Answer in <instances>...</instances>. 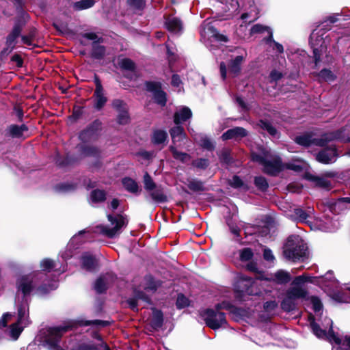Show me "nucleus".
<instances>
[{
	"label": "nucleus",
	"instance_id": "1",
	"mask_svg": "<svg viewBox=\"0 0 350 350\" xmlns=\"http://www.w3.org/2000/svg\"><path fill=\"white\" fill-rule=\"evenodd\" d=\"M36 279L34 275H24L17 280L15 302L18 319L8 329V334L14 340H17L23 329L30 324L28 296L36 286Z\"/></svg>",
	"mask_w": 350,
	"mask_h": 350
},
{
	"label": "nucleus",
	"instance_id": "2",
	"mask_svg": "<svg viewBox=\"0 0 350 350\" xmlns=\"http://www.w3.org/2000/svg\"><path fill=\"white\" fill-rule=\"evenodd\" d=\"M252 160L262 165L263 171L271 175H275L285 167L295 172H301L306 167V163L300 159H293L290 162L282 164L279 157L273 155L269 150H262L260 152H253Z\"/></svg>",
	"mask_w": 350,
	"mask_h": 350
},
{
	"label": "nucleus",
	"instance_id": "3",
	"mask_svg": "<svg viewBox=\"0 0 350 350\" xmlns=\"http://www.w3.org/2000/svg\"><path fill=\"white\" fill-rule=\"evenodd\" d=\"M308 319L313 334L319 338L328 340L332 345V350H350V336H337L333 332L331 319L325 317L321 325L316 322L312 314L309 315Z\"/></svg>",
	"mask_w": 350,
	"mask_h": 350
},
{
	"label": "nucleus",
	"instance_id": "4",
	"mask_svg": "<svg viewBox=\"0 0 350 350\" xmlns=\"http://www.w3.org/2000/svg\"><path fill=\"white\" fill-rule=\"evenodd\" d=\"M77 324L74 321H69L63 325L43 328L40 330L36 340L49 350H62L59 345L61 337L64 333L75 327Z\"/></svg>",
	"mask_w": 350,
	"mask_h": 350
},
{
	"label": "nucleus",
	"instance_id": "5",
	"mask_svg": "<svg viewBox=\"0 0 350 350\" xmlns=\"http://www.w3.org/2000/svg\"><path fill=\"white\" fill-rule=\"evenodd\" d=\"M307 246L299 236L288 237L284 247L283 254L284 257L293 261L302 260L306 256Z\"/></svg>",
	"mask_w": 350,
	"mask_h": 350
},
{
	"label": "nucleus",
	"instance_id": "6",
	"mask_svg": "<svg viewBox=\"0 0 350 350\" xmlns=\"http://www.w3.org/2000/svg\"><path fill=\"white\" fill-rule=\"evenodd\" d=\"M227 308L228 304L223 302L216 305V310L213 309H206L202 310L200 314L205 321L206 325L210 328L215 330L220 327H225L227 324L224 313L219 311L221 309Z\"/></svg>",
	"mask_w": 350,
	"mask_h": 350
},
{
	"label": "nucleus",
	"instance_id": "7",
	"mask_svg": "<svg viewBox=\"0 0 350 350\" xmlns=\"http://www.w3.org/2000/svg\"><path fill=\"white\" fill-rule=\"evenodd\" d=\"M325 286L329 288V295L334 300L338 302H350V287L347 288L346 291L338 288V282L333 276V272L329 271L323 277Z\"/></svg>",
	"mask_w": 350,
	"mask_h": 350
},
{
	"label": "nucleus",
	"instance_id": "8",
	"mask_svg": "<svg viewBox=\"0 0 350 350\" xmlns=\"http://www.w3.org/2000/svg\"><path fill=\"white\" fill-rule=\"evenodd\" d=\"M107 218L113 227L100 226L96 227V232L105 235L109 238H113L120 234V229L124 227L126 224V219L121 215H111L109 214Z\"/></svg>",
	"mask_w": 350,
	"mask_h": 350
},
{
	"label": "nucleus",
	"instance_id": "9",
	"mask_svg": "<svg viewBox=\"0 0 350 350\" xmlns=\"http://www.w3.org/2000/svg\"><path fill=\"white\" fill-rule=\"evenodd\" d=\"M325 31L323 29H315L310 37V44L313 49L315 63L320 60V57L327 49V37L324 38Z\"/></svg>",
	"mask_w": 350,
	"mask_h": 350
},
{
	"label": "nucleus",
	"instance_id": "10",
	"mask_svg": "<svg viewBox=\"0 0 350 350\" xmlns=\"http://www.w3.org/2000/svg\"><path fill=\"white\" fill-rule=\"evenodd\" d=\"M262 281L261 280H253L243 275H240L238 280L239 286L242 287L241 291L247 295H257L261 293V291L258 287L262 285Z\"/></svg>",
	"mask_w": 350,
	"mask_h": 350
},
{
	"label": "nucleus",
	"instance_id": "11",
	"mask_svg": "<svg viewBox=\"0 0 350 350\" xmlns=\"http://www.w3.org/2000/svg\"><path fill=\"white\" fill-rule=\"evenodd\" d=\"M211 23L212 22L209 19L204 21L200 29L201 36L204 39L211 41L227 42V38L222 34H219Z\"/></svg>",
	"mask_w": 350,
	"mask_h": 350
},
{
	"label": "nucleus",
	"instance_id": "12",
	"mask_svg": "<svg viewBox=\"0 0 350 350\" xmlns=\"http://www.w3.org/2000/svg\"><path fill=\"white\" fill-rule=\"evenodd\" d=\"M146 89L151 92L157 103L164 106L166 103V94L161 90V85L159 82L149 81L146 83Z\"/></svg>",
	"mask_w": 350,
	"mask_h": 350
},
{
	"label": "nucleus",
	"instance_id": "13",
	"mask_svg": "<svg viewBox=\"0 0 350 350\" xmlns=\"http://www.w3.org/2000/svg\"><path fill=\"white\" fill-rule=\"evenodd\" d=\"M338 154L335 146H329L318 153L317 160L324 164L333 163L336 161Z\"/></svg>",
	"mask_w": 350,
	"mask_h": 350
},
{
	"label": "nucleus",
	"instance_id": "14",
	"mask_svg": "<svg viewBox=\"0 0 350 350\" xmlns=\"http://www.w3.org/2000/svg\"><path fill=\"white\" fill-rule=\"evenodd\" d=\"M295 142L304 146H310L311 145L323 146L325 144V142L323 139L315 138L314 135L310 133H306L296 137Z\"/></svg>",
	"mask_w": 350,
	"mask_h": 350
},
{
	"label": "nucleus",
	"instance_id": "15",
	"mask_svg": "<svg viewBox=\"0 0 350 350\" xmlns=\"http://www.w3.org/2000/svg\"><path fill=\"white\" fill-rule=\"evenodd\" d=\"M134 293L135 297L128 300L129 307L133 310H138V306L139 301H143L145 302L146 304H148L150 302V298L148 295H147L146 293H143L141 291V287L135 288L134 289Z\"/></svg>",
	"mask_w": 350,
	"mask_h": 350
},
{
	"label": "nucleus",
	"instance_id": "16",
	"mask_svg": "<svg viewBox=\"0 0 350 350\" xmlns=\"http://www.w3.org/2000/svg\"><path fill=\"white\" fill-rule=\"evenodd\" d=\"M116 280V277L112 273H107L98 278L94 284V289L97 293L104 292L107 286Z\"/></svg>",
	"mask_w": 350,
	"mask_h": 350
},
{
	"label": "nucleus",
	"instance_id": "17",
	"mask_svg": "<svg viewBox=\"0 0 350 350\" xmlns=\"http://www.w3.org/2000/svg\"><path fill=\"white\" fill-rule=\"evenodd\" d=\"M113 107L118 112V122L120 124H126L129 121L127 107L122 100H115L112 103Z\"/></svg>",
	"mask_w": 350,
	"mask_h": 350
},
{
	"label": "nucleus",
	"instance_id": "18",
	"mask_svg": "<svg viewBox=\"0 0 350 350\" xmlns=\"http://www.w3.org/2000/svg\"><path fill=\"white\" fill-rule=\"evenodd\" d=\"M246 54L239 55L235 57H232L228 64V70L230 75L235 77L239 75L241 71V64L245 59Z\"/></svg>",
	"mask_w": 350,
	"mask_h": 350
},
{
	"label": "nucleus",
	"instance_id": "19",
	"mask_svg": "<svg viewBox=\"0 0 350 350\" xmlns=\"http://www.w3.org/2000/svg\"><path fill=\"white\" fill-rule=\"evenodd\" d=\"M192 116L191 109L185 106L177 109L174 113V120L176 124H179L190 119Z\"/></svg>",
	"mask_w": 350,
	"mask_h": 350
},
{
	"label": "nucleus",
	"instance_id": "20",
	"mask_svg": "<svg viewBox=\"0 0 350 350\" xmlns=\"http://www.w3.org/2000/svg\"><path fill=\"white\" fill-rule=\"evenodd\" d=\"M165 24L167 29L175 34L182 32L183 29L182 22L175 16L167 17Z\"/></svg>",
	"mask_w": 350,
	"mask_h": 350
},
{
	"label": "nucleus",
	"instance_id": "21",
	"mask_svg": "<svg viewBox=\"0 0 350 350\" xmlns=\"http://www.w3.org/2000/svg\"><path fill=\"white\" fill-rule=\"evenodd\" d=\"M40 267L43 271H51L54 270L58 274L62 273L66 271L65 265L58 267V263L49 258H44L40 262Z\"/></svg>",
	"mask_w": 350,
	"mask_h": 350
},
{
	"label": "nucleus",
	"instance_id": "22",
	"mask_svg": "<svg viewBox=\"0 0 350 350\" xmlns=\"http://www.w3.org/2000/svg\"><path fill=\"white\" fill-rule=\"evenodd\" d=\"M247 134V132L245 129L242 127H235L228 130L222 135L221 137L224 140L230 139H239L246 136Z\"/></svg>",
	"mask_w": 350,
	"mask_h": 350
},
{
	"label": "nucleus",
	"instance_id": "23",
	"mask_svg": "<svg viewBox=\"0 0 350 350\" xmlns=\"http://www.w3.org/2000/svg\"><path fill=\"white\" fill-rule=\"evenodd\" d=\"M294 213L297 220L304 223H308V219L313 217L314 209L310 207H308L306 211L301 208H296Z\"/></svg>",
	"mask_w": 350,
	"mask_h": 350
},
{
	"label": "nucleus",
	"instance_id": "24",
	"mask_svg": "<svg viewBox=\"0 0 350 350\" xmlns=\"http://www.w3.org/2000/svg\"><path fill=\"white\" fill-rule=\"evenodd\" d=\"M96 90L94 96L96 98V107L98 109L101 108L107 101V99L103 94V87L100 82L96 79Z\"/></svg>",
	"mask_w": 350,
	"mask_h": 350
},
{
	"label": "nucleus",
	"instance_id": "25",
	"mask_svg": "<svg viewBox=\"0 0 350 350\" xmlns=\"http://www.w3.org/2000/svg\"><path fill=\"white\" fill-rule=\"evenodd\" d=\"M307 295V291L302 286H293L286 292V295L295 301L299 299L304 298Z\"/></svg>",
	"mask_w": 350,
	"mask_h": 350
},
{
	"label": "nucleus",
	"instance_id": "26",
	"mask_svg": "<svg viewBox=\"0 0 350 350\" xmlns=\"http://www.w3.org/2000/svg\"><path fill=\"white\" fill-rule=\"evenodd\" d=\"M305 178L306 179L313 182L315 185L321 188L328 189L331 186L330 182L323 177L316 176L310 174H306Z\"/></svg>",
	"mask_w": 350,
	"mask_h": 350
},
{
	"label": "nucleus",
	"instance_id": "27",
	"mask_svg": "<svg viewBox=\"0 0 350 350\" xmlns=\"http://www.w3.org/2000/svg\"><path fill=\"white\" fill-rule=\"evenodd\" d=\"M21 33V28L19 26H15L7 38L6 44L7 49L11 51L15 46L16 39L19 37Z\"/></svg>",
	"mask_w": 350,
	"mask_h": 350
},
{
	"label": "nucleus",
	"instance_id": "28",
	"mask_svg": "<svg viewBox=\"0 0 350 350\" xmlns=\"http://www.w3.org/2000/svg\"><path fill=\"white\" fill-rule=\"evenodd\" d=\"M291 278V275L288 272L281 269L276 271L270 280H272L277 284H282L288 282Z\"/></svg>",
	"mask_w": 350,
	"mask_h": 350
},
{
	"label": "nucleus",
	"instance_id": "29",
	"mask_svg": "<svg viewBox=\"0 0 350 350\" xmlns=\"http://www.w3.org/2000/svg\"><path fill=\"white\" fill-rule=\"evenodd\" d=\"M82 267L87 271H93L97 265L96 259L90 254H85L82 256Z\"/></svg>",
	"mask_w": 350,
	"mask_h": 350
},
{
	"label": "nucleus",
	"instance_id": "30",
	"mask_svg": "<svg viewBox=\"0 0 350 350\" xmlns=\"http://www.w3.org/2000/svg\"><path fill=\"white\" fill-rule=\"evenodd\" d=\"M170 135L174 144L180 142L185 138L183 127L178 124L170 130Z\"/></svg>",
	"mask_w": 350,
	"mask_h": 350
},
{
	"label": "nucleus",
	"instance_id": "31",
	"mask_svg": "<svg viewBox=\"0 0 350 350\" xmlns=\"http://www.w3.org/2000/svg\"><path fill=\"white\" fill-rule=\"evenodd\" d=\"M158 286V282H155L151 276H146L142 282V288L146 292L153 293L157 290Z\"/></svg>",
	"mask_w": 350,
	"mask_h": 350
},
{
	"label": "nucleus",
	"instance_id": "32",
	"mask_svg": "<svg viewBox=\"0 0 350 350\" xmlns=\"http://www.w3.org/2000/svg\"><path fill=\"white\" fill-rule=\"evenodd\" d=\"M163 321V313L160 310L154 309L150 321L151 326L157 329L162 326Z\"/></svg>",
	"mask_w": 350,
	"mask_h": 350
},
{
	"label": "nucleus",
	"instance_id": "33",
	"mask_svg": "<svg viewBox=\"0 0 350 350\" xmlns=\"http://www.w3.org/2000/svg\"><path fill=\"white\" fill-rule=\"evenodd\" d=\"M149 193L151 198L155 202H164L167 201V197L161 187H156V189L149 192Z\"/></svg>",
	"mask_w": 350,
	"mask_h": 350
},
{
	"label": "nucleus",
	"instance_id": "34",
	"mask_svg": "<svg viewBox=\"0 0 350 350\" xmlns=\"http://www.w3.org/2000/svg\"><path fill=\"white\" fill-rule=\"evenodd\" d=\"M265 40L270 45L273 51H275L279 53H282L284 52L283 46L273 40L272 31L269 30V37L265 38Z\"/></svg>",
	"mask_w": 350,
	"mask_h": 350
},
{
	"label": "nucleus",
	"instance_id": "35",
	"mask_svg": "<svg viewBox=\"0 0 350 350\" xmlns=\"http://www.w3.org/2000/svg\"><path fill=\"white\" fill-rule=\"evenodd\" d=\"M124 187L129 192L137 193L139 190L137 183L131 178H124L122 179Z\"/></svg>",
	"mask_w": 350,
	"mask_h": 350
},
{
	"label": "nucleus",
	"instance_id": "36",
	"mask_svg": "<svg viewBox=\"0 0 350 350\" xmlns=\"http://www.w3.org/2000/svg\"><path fill=\"white\" fill-rule=\"evenodd\" d=\"M194 139L200 144L201 146L203 148L211 150L213 148L214 146L212 142L206 136L202 135H196L194 137Z\"/></svg>",
	"mask_w": 350,
	"mask_h": 350
},
{
	"label": "nucleus",
	"instance_id": "37",
	"mask_svg": "<svg viewBox=\"0 0 350 350\" xmlns=\"http://www.w3.org/2000/svg\"><path fill=\"white\" fill-rule=\"evenodd\" d=\"M310 303L312 306V309L317 316L321 315L323 305L321 299L315 296H312L309 298Z\"/></svg>",
	"mask_w": 350,
	"mask_h": 350
},
{
	"label": "nucleus",
	"instance_id": "38",
	"mask_svg": "<svg viewBox=\"0 0 350 350\" xmlns=\"http://www.w3.org/2000/svg\"><path fill=\"white\" fill-rule=\"evenodd\" d=\"M94 3V0H79L73 4V8L76 10H82L92 8Z\"/></svg>",
	"mask_w": 350,
	"mask_h": 350
},
{
	"label": "nucleus",
	"instance_id": "39",
	"mask_svg": "<svg viewBox=\"0 0 350 350\" xmlns=\"http://www.w3.org/2000/svg\"><path fill=\"white\" fill-rule=\"evenodd\" d=\"M105 199V193L99 189L94 190L90 195V202L92 203H98L104 201Z\"/></svg>",
	"mask_w": 350,
	"mask_h": 350
},
{
	"label": "nucleus",
	"instance_id": "40",
	"mask_svg": "<svg viewBox=\"0 0 350 350\" xmlns=\"http://www.w3.org/2000/svg\"><path fill=\"white\" fill-rule=\"evenodd\" d=\"M143 183L144 185V189L148 193L152 191L153 189H156L157 185L148 172H146L144 175Z\"/></svg>",
	"mask_w": 350,
	"mask_h": 350
},
{
	"label": "nucleus",
	"instance_id": "41",
	"mask_svg": "<svg viewBox=\"0 0 350 350\" xmlns=\"http://www.w3.org/2000/svg\"><path fill=\"white\" fill-rule=\"evenodd\" d=\"M167 137V134L165 131L157 130L155 131L152 136V142L154 144H162Z\"/></svg>",
	"mask_w": 350,
	"mask_h": 350
},
{
	"label": "nucleus",
	"instance_id": "42",
	"mask_svg": "<svg viewBox=\"0 0 350 350\" xmlns=\"http://www.w3.org/2000/svg\"><path fill=\"white\" fill-rule=\"evenodd\" d=\"M260 126L264 131H267L272 137H278L277 130L269 122L261 120L260 122Z\"/></svg>",
	"mask_w": 350,
	"mask_h": 350
},
{
	"label": "nucleus",
	"instance_id": "43",
	"mask_svg": "<svg viewBox=\"0 0 350 350\" xmlns=\"http://www.w3.org/2000/svg\"><path fill=\"white\" fill-rule=\"evenodd\" d=\"M10 133L13 137H21L23 132L27 130V128L25 125L23 124L21 126L17 125H12L10 129Z\"/></svg>",
	"mask_w": 350,
	"mask_h": 350
},
{
	"label": "nucleus",
	"instance_id": "44",
	"mask_svg": "<svg viewBox=\"0 0 350 350\" xmlns=\"http://www.w3.org/2000/svg\"><path fill=\"white\" fill-rule=\"evenodd\" d=\"M295 300L290 298L288 295H286V297L282 302V308L286 311H291L295 309Z\"/></svg>",
	"mask_w": 350,
	"mask_h": 350
},
{
	"label": "nucleus",
	"instance_id": "45",
	"mask_svg": "<svg viewBox=\"0 0 350 350\" xmlns=\"http://www.w3.org/2000/svg\"><path fill=\"white\" fill-rule=\"evenodd\" d=\"M170 150L172 152L173 157L177 160L183 162H186L189 160L190 157L188 154L178 151L174 147L171 146Z\"/></svg>",
	"mask_w": 350,
	"mask_h": 350
},
{
	"label": "nucleus",
	"instance_id": "46",
	"mask_svg": "<svg viewBox=\"0 0 350 350\" xmlns=\"http://www.w3.org/2000/svg\"><path fill=\"white\" fill-rule=\"evenodd\" d=\"M314 278L303 274L301 275L296 277L293 281V285L295 286H301V284H304L306 282H314Z\"/></svg>",
	"mask_w": 350,
	"mask_h": 350
},
{
	"label": "nucleus",
	"instance_id": "47",
	"mask_svg": "<svg viewBox=\"0 0 350 350\" xmlns=\"http://www.w3.org/2000/svg\"><path fill=\"white\" fill-rule=\"evenodd\" d=\"M119 66L120 68L124 70H133L135 69V64L134 62L128 58L121 59L119 62Z\"/></svg>",
	"mask_w": 350,
	"mask_h": 350
},
{
	"label": "nucleus",
	"instance_id": "48",
	"mask_svg": "<svg viewBox=\"0 0 350 350\" xmlns=\"http://www.w3.org/2000/svg\"><path fill=\"white\" fill-rule=\"evenodd\" d=\"M105 48L96 43L93 44L92 55L96 58H101L105 55Z\"/></svg>",
	"mask_w": 350,
	"mask_h": 350
},
{
	"label": "nucleus",
	"instance_id": "49",
	"mask_svg": "<svg viewBox=\"0 0 350 350\" xmlns=\"http://www.w3.org/2000/svg\"><path fill=\"white\" fill-rule=\"evenodd\" d=\"M78 350H111L105 343H101L98 347L92 345H84L81 346Z\"/></svg>",
	"mask_w": 350,
	"mask_h": 350
},
{
	"label": "nucleus",
	"instance_id": "50",
	"mask_svg": "<svg viewBox=\"0 0 350 350\" xmlns=\"http://www.w3.org/2000/svg\"><path fill=\"white\" fill-rule=\"evenodd\" d=\"M319 77L325 81H332L335 79L334 75L327 69L322 70L319 73Z\"/></svg>",
	"mask_w": 350,
	"mask_h": 350
},
{
	"label": "nucleus",
	"instance_id": "51",
	"mask_svg": "<svg viewBox=\"0 0 350 350\" xmlns=\"http://www.w3.org/2000/svg\"><path fill=\"white\" fill-rule=\"evenodd\" d=\"M240 259L242 261H248L253 256V252L250 248H244L239 252Z\"/></svg>",
	"mask_w": 350,
	"mask_h": 350
},
{
	"label": "nucleus",
	"instance_id": "52",
	"mask_svg": "<svg viewBox=\"0 0 350 350\" xmlns=\"http://www.w3.org/2000/svg\"><path fill=\"white\" fill-rule=\"evenodd\" d=\"M188 187L194 191H202L204 189L203 183L197 180L189 181Z\"/></svg>",
	"mask_w": 350,
	"mask_h": 350
},
{
	"label": "nucleus",
	"instance_id": "53",
	"mask_svg": "<svg viewBox=\"0 0 350 350\" xmlns=\"http://www.w3.org/2000/svg\"><path fill=\"white\" fill-rule=\"evenodd\" d=\"M254 183L256 186L262 191L265 190L268 187L267 180L262 176L256 177Z\"/></svg>",
	"mask_w": 350,
	"mask_h": 350
},
{
	"label": "nucleus",
	"instance_id": "54",
	"mask_svg": "<svg viewBox=\"0 0 350 350\" xmlns=\"http://www.w3.org/2000/svg\"><path fill=\"white\" fill-rule=\"evenodd\" d=\"M189 299L182 294L178 295L176 300V306L178 308H183L186 306H189Z\"/></svg>",
	"mask_w": 350,
	"mask_h": 350
},
{
	"label": "nucleus",
	"instance_id": "55",
	"mask_svg": "<svg viewBox=\"0 0 350 350\" xmlns=\"http://www.w3.org/2000/svg\"><path fill=\"white\" fill-rule=\"evenodd\" d=\"M269 30L272 31L267 26H264V25H262L260 24H256L251 28L250 32H251V34H254V33H261V32L266 31L269 33Z\"/></svg>",
	"mask_w": 350,
	"mask_h": 350
},
{
	"label": "nucleus",
	"instance_id": "56",
	"mask_svg": "<svg viewBox=\"0 0 350 350\" xmlns=\"http://www.w3.org/2000/svg\"><path fill=\"white\" fill-rule=\"evenodd\" d=\"M94 135V131L92 128H89L87 130L83 131L81 133L79 137L83 141H87L93 137Z\"/></svg>",
	"mask_w": 350,
	"mask_h": 350
},
{
	"label": "nucleus",
	"instance_id": "57",
	"mask_svg": "<svg viewBox=\"0 0 350 350\" xmlns=\"http://www.w3.org/2000/svg\"><path fill=\"white\" fill-rule=\"evenodd\" d=\"M193 165L201 169H205L208 165V161L206 159H199L193 162Z\"/></svg>",
	"mask_w": 350,
	"mask_h": 350
},
{
	"label": "nucleus",
	"instance_id": "58",
	"mask_svg": "<svg viewBox=\"0 0 350 350\" xmlns=\"http://www.w3.org/2000/svg\"><path fill=\"white\" fill-rule=\"evenodd\" d=\"M229 184L234 188H239L243 185V181L237 176H234L229 181Z\"/></svg>",
	"mask_w": 350,
	"mask_h": 350
},
{
	"label": "nucleus",
	"instance_id": "59",
	"mask_svg": "<svg viewBox=\"0 0 350 350\" xmlns=\"http://www.w3.org/2000/svg\"><path fill=\"white\" fill-rule=\"evenodd\" d=\"M263 257L265 260L270 262H273L275 260V257L273 254L272 251L268 248L264 249Z\"/></svg>",
	"mask_w": 350,
	"mask_h": 350
},
{
	"label": "nucleus",
	"instance_id": "60",
	"mask_svg": "<svg viewBox=\"0 0 350 350\" xmlns=\"http://www.w3.org/2000/svg\"><path fill=\"white\" fill-rule=\"evenodd\" d=\"M45 286L46 284H44L43 286H40L38 288V290L42 293H45L50 291L54 290L57 287L56 281H53L51 284H49L48 287H45Z\"/></svg>",
	"mask_w": 350,
	"mask_h": 350
},
{
	"label": "nucleus",
	"instance_id": "61",
	"mask_svg": "<svg viewBox=\"0 0 350 350\" xmlns=\"http://www.w3.org/2000/svg\"><path fill=\"white\" fill-rule=\"evenodd\" d=\"M83 153L86 156H95L98 153V150L93 147L85 146Z\"/></svg>",
	"mask_w": 350,
	"mask_h": 350
},
{
	"label": "nucleus",
	"instance_id": "62",
	"mask_svg": "<svg viewBox=\"0 0 350 350\" xmlns=\"http://www.w3.org/2000/svg\"><path fill=\"white\" fill-rule=\"evenodd\" d=\"M12 316L13 315L10 312L5 313L0 321L1 325L2 327H5L7 325L8 322H9L11 320Z\"/></svg>",
	"mask_w": 350,
	"mask_h": 350
},
{
	"label": "nucleus",
	"instance_id": "63",
	"mask_svg": "<svg viewBox=\"0 0 350 350\" xmlns=\"http://www.w3.org/2000/svg\"><path fill=\"white\" fill-rule=\"evenodd\" d=\"M277 306H278V304L275 301H267L264 304V308L267 311L271 312V311L273 310L277 307Z\"/></svg>",
	"mask_w": 350,
	"mask_h": 350
},
{
	"label": "nucleus",
	"instance_id": "64",
	"mask_svg": "<svg viewBox=\"0 0 350 350\" xmlns=\"http://www.w3.org/2000/svg\"><path fill=\"white\" fill-rule=\"evenodd\" d=\"M58 189L59 191L62 192H68L74 189V187L70 184H62L58 186Z\"/></svg>",
	"mask_w": 350,
	"mask_h": 350
}]
</instances>
